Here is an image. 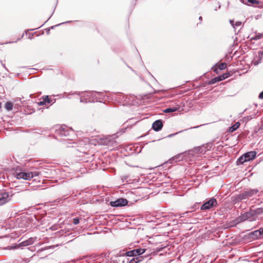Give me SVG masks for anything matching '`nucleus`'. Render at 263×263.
Instances as JSON below:
<instances>
[{
    "label": "nucleus",
    "instance_id": "37998d69",
    "mask_svg": "<svg viewBox=\"0 0 263 263\" xmlns=\"http://www.w3.org/2000/svg\"><path fill=\"white\" fill-rule=\"evenodd\" d=\"M173 135H171L170 136H168V137H172Z\"/></svg>",
    "mask_w": 263,
    "mask_h": 263
},
{
    "label": "nucleus",
    "instance_id": "6e6552de",
    "mask_svg": "<svg viewBox=\"0 0 263 263\" xmlns=\"http://www.w3.org/2000/svg\"><path fill=\"white\" fill-rule=\"evenodd\" d=\"M128 256L126 255L124 251H120L116 255L117 262L118 263H127L128 261Z\"/></svg>",
    "mask_w": 263,
    "mask_h": 263
},
{
    "label": "nucleus",
    "instance_id": "e433bc0d",
    "mask_svg": "<svg viewBox=\"0 0 263 263\" xmlns=\"http://www.w3.org/2000/svg\"><path fill=\"white\" fill-rule=\"evenodd\" d=\"M125 103L127 104H130L132 103L131 102L129 101V100H126V99L125 100Z\"/></svg>",
    "mask_w": 263,
    "mask_h": 263
},
{
    "label": "nucleus",
    "instance_id": "72a5a7b5",
    "mask_svg": "<svg viewBox=\"0 0 263 263\" xmlns=\"http://www.w3.org/2000/svg\"><path fill=\"white\" fill-rule=\"evenodd\" d=\"M258 54L259 58L261 59V57L262 55V52L259 51L258 52Z\"/></svg>",
    "mask_w": 263,
    "mask_h": 263
},
{
    "label": "nucleus",
    "instance_id": "6ab92c4d",
    "mask_svg": "<svg viewBox=\"0 0 263 263\" xmlns=\"http://www.w3.org/2000/svg\"><path fill=\"white\" fill-rule=\"evenodd\" d=\"M253 215H260L263 213V208H259L252 211Z\"/></svg>",
    "mask_w": 263,
    "mask_h": 263
},
{
    "label": "nucleus",
    "instance_id": "cd10ccee",
    "mask_svg": "<svg viewBox=\"0 0 263 263\" xmlns=\"http://www.w3.org/2000/svg\"><path fill=\"white\" fill-rule=\"evenodd\" d=\"M220 76L222 78V80H223L226 79V78H228V77H229L230 74L229 73H225Z\"/></svg>",
    "mask_w": 263,
    "mask_h": 263
},
{
    "label": "nucleus",
    "instance_id": "1a4fd4ad",
    "mask_svg": "<svg viewBox=\"0 0 263 263\" xmlns=\"http://www.w3.org/2000/svg\"><path fill=\"white\" fill-rule=\"evenodd\" d=\"M209 145L204 144L202 146L195 147L193 150V152L196 154L203 155L205 153L208 151H209L210 148H208Z\"/></svg>",
    "mask_w": 263,
    "mask_h": 263
},
{
    "label": "nucleus",
    "instance_id": "f257e3e1",
    "mask_svg": "<svg viewBox=\"0 0 263 263\" xmlns=\"http://www.w3.org/2000/svg\"><path fill=\"white\" fill-rule=\"evenodd\" d=\"M258 190L257 189H250L244 191L242 193L236 195L233 197V201L235 203L239 202L242 200H246L256 195Z\"/></svg>",
    "mask_w": 263,
    "mask_h": 263
},
{
    "label": "nucleus",
    "instance_id": "4468645a",
    "mask_svg": "<svg viewBox=\"0 0 263 263\" xmlns=\"http://www.w3.org/2000/svg\"><path fill=\"white\" fill-rule=\"evenodd\" d=\"M51 102V99L48 96L43 97L42 100L37 103L39 105H48Z\"/></svg>",
    "mask_w": 263,
    "mask_h": 263
},
{
    "label": "nucleus",
    "instance_id": "f3484780",
    "mask_svg": "<svg viewBox=\"0 0 263 263\" xmlns=\"http://www.w3.org/2000/svg\"><path fill=\"white\" fill-rule=\"evenodd\" d=\"M240 126V123L239 122H237L234 124L233 125L230 127L229 131L230 133H232L235 131Z\"/></svg>",
    "mask_w": 263,
    "mask_h": 263
},
{
    "label": "nucleus",
    "instance_id": "2eb2a0df",
    "mask_svg": "<svg viewBox=\"0 0 263 263\" xmlns=\"http://www.w3.org/2000/svg\"><path fill=\"white\" fill-rule=\"evenodd\" d=\"M253 215H254L253 214V212H252V211L250 212H246L241 215V219L242 220H249V219H250V220H251L250 219H251V217L253 216Z\"/></svg>",
    "mask_w": 263,
    "mask_h": 263
},
{
    "label": "nucleus",
    "instance_id": "c756f323",
    "mask_svg": "<svg viewBox=\"0 0 263 263\" xmlns=\"http://www.w3.org/2000/svg\"><path fill=\"white\" fill-rule=\"evenodd\" d=\"M193 211V210H191V211H186V212H184V213H182V214H180V217H184V216L185 214H189V213H190L192 212Z\"/></svg>",
    "mask_w": 263,
    "mask_h": 263
},
{
    "label": "nucleus",
    "instance_id": "7c9ffc66",
    "mask_svg": "<svg viewBox=\"0 0 263 263\" xmlns=\"http://www.w3.org/2000/svg\"><path fill=\"white\" fill-rule=\"evenodd\" d=\"M260 5H258L257 7L262 8H263V0H260Z\"/></svg>",
    "mask_w": 263,
    "mask_h": 263
},
{
    "label": "nucleus",
    "instance_id": "f8f14e48",
    "mask_svg": "<svg viewBox=\"0 0 263 263\" xmlns=\"http://www.w3.org/2000/svg\"><path fill=\"white\" fill-rule=\"evenodd\" d=\"M244 159H246L247 161L254 159L256 157V153L255 151H251L246 153L243 154Z\"/></svg>",
    "mask_w": 263,
    "mask_h": 263
},
{
    "label": "nucleus",
    "instance_id": "ea45409f",
    "mask_svg": "<svg viewBox=\"0 0 263 263\" xmlns=\"http://www.w3.org/2000/svg\"><path fill=\"white\" fill-rule=\"evenodd\" d=\"M26 220H26V218L23 220V221H25V222H27V221H26Z\"/></svg>",
    "mask_w": 263,
    "mask_h": 263
},
{
    "label": "nucleus",
    "instance_id": "bb28decb",
    "mask_svg": "<svg viewBox=\"0 0 263 263\" xmlns=\"http://www.w3.org/2000/svg\"><path fill=\"white\" fill-rule=\"evenodd\" d=\"M80 219V218L79 217H75V218H73V219H72V223L74 224H77L79 223Z\"/></svg>",
    "mask_w": 263,
    "mask_h": 263
},
{
    "label": "nucleus",
    "instance_id": "39448f33",
    "mask_svg": "<svg viewBox=\"0 0 263 263\" xmlns=\"http://www.w3.org/2000/svg\"><path fill=\"white\" fill-rule=\"evenodd\" d=\"M14 175L18 179H23L25 180H30L33 177V173H32V172L27 173L18 172L17 170H16Z\"/></svg>",
    "mask_w": 263,
    "mask_h": 263
},
{
    "label": "nucleus",
    "instance_id": "4be33fe9",
    "mask_svg": "<svg viewBox=\"0 0 263 263\" xmlns=\"http://www.w3.org/2000/svg\"><path fill=\"white\" fill-rule=\"evenodd\" d=\"M5 107L8 111L11 110L13 108V104L11 102H7L5 105Z\"/></svg>",
    "mask_w": 263,
    "mask_h": 263
},
{
    "label": "nucleus",
    "instance_id": "a19ab883",
    "mask_svg": "<svg viewBox=\"0 0 263 263\" xmlns=\"http://www.w3.org/2000/svg\"><path fill=\"white\" fill-rule=\"evenodd\" d=\"M255 65L258 64L259 63V62H256L255 61Z\"/></svg>",
    "mask_w": 263,
    "mask_h": 263
},
{
    "label": "nucleus",
    "instance_id": "2f4dec72",
    "mask_svg": "<svg viewBox=\"0 0 263 263\" xmlns=\"http://www.w3.org/2000/svg\"><path fill=\"white\" fill-rule=\"evenodd\" d=\"M258 98L260 99H263V91L259 93Z\"/></svg>",
    "mask_w": 263,
    "mask_h": 263
},
{
    "label": "nucleus",
    "instance_id": "423d86ee",
    "mask_svg": "<svg viewBox=\"0 0 263 263\" xmlns=\"http://www.w3.org/2000/svg\"><path fill=\"white\" fill-rule=\"evenodd\" d=\"M96 93L92 92H87L83 96L80 97V102L82 103H90L94 102L96 99L94 98V95Z\"/></svg>",
    "mask_w": 263,
    "mask_h": 263
},
{
    "label": "nucleus",
    "instance_id": "412c9836",
    "mask_svg": "<svg viewBox=\"0 0 263 263\" xmlns=\"http://www.w3.org/2000/svg\"><path fill=\"white\" fill-rule=\"evenodd\" d=\"M178 110V108L176 107L167 108L164 110V112L165 113L173 112Z\"/></svg>",
    "mask_w": 263,
    "mask_h": 263
},
{
    "label": "nucleus",
    "instance_id": "c85d7f7f",
    "mask_svg": "<svg viewBox=\"0 0 263 263\" xmlns=\"http://www.w3.org/2000/svg\"><path fill=\"white\" fill-rule=\"evenodd\" d=\"M106 263H118L117 262V260H114V259H110L109 260H108Z\"/></svg>",
    "mask_w": 263,
    "mask_h": 263
},
{
    "label": "nucleus",
    "instance_id": "dca6fc26",
    "mask_svg": "<svg viewBox=\"0 0 263 263\" xmlns=\"http://www.w3.org/2000/svg\"><path fill=\"white\" fill-rule=\"evenodd\" d=\"M147 255L144 256H139L138 257H133L132 259H129L128 258V261L127 263H138L142 260L144 257H146Z\"/></svg>",
    "mask_w": 263,
    "mask_h": 263
},
{
    "label": "nucleus",
    "instance_id": "393cba45",
    "mask_svg": "<svg viewBox=\"0 0 263 263\" xmlns=\"http://www.w3.org/2000/svg\"><path fill=\"white\" fill-rule=\"evenodd\" d=\"M230 22L231 24L233 26L234 28H236L237 27H239L241 25V22H236L234 24L233 21L230 20Z\"/></svg>",
    "mask_w": 263,
    "mask_h": 263
},
{
    "label": "nucleus",
    "instance_id": "7ed1b4c3",
    "mask_svg": "<svg viewBox=\"0 0 263 263\" xmlns=\"http://www.w3.org/2000/svg\"><path fill=\"white\" fill-rule=\"evenodd\" d=\"M146 249L141 248H137L132 250L127 251L125 252L126 255L129 257H138L139 256H142L145 252Z\"/></svg>",
    "mask_w": 263,
    "mask_h": 263
},
{
    "label": "nucleus",
    "instance_id": "f704fd0d",
    "mask_svg": "<svg viewBox=\"0 0 263 263\" xmlns=\"http://www.w3.org/2000/svg\"><path fill=\"white\" fill-rule=\"evenodd\" d=\"M33 177L37 176L39 175V173L38 172L35 171V172H33Z\"/></svg>",
    "mask_w": 263,
    "mask_h": 263
},
{
    "label": "nucleus",
    "instance_id": "ddd939ff",
    "mask_svg": "<svg viewBox=\"0 0 263 263\" xmlns=\"http://www.w3.org/2000/svg\"><path fill=\"white\" fill-rule=\"evenodd\" d=\"M35 238H33V237L29 238L28 239L20 243L18 245V246L19 247H26V246L32 245L35 242Z\"/></svg>",
    "mask_w": 263,
    "mask_h": 263
},
{
    "label": "nucleus",
    "instance_id": "79ce46f5",
    "mask_svg": "<svg viewBox=\"0 0 263 263\" xmlns=\"http://www.w3.org/2000/svg\"><path fill=\"white\" fill-rule=\"evenodd\" d=\"M53 28H54V26H52V27H51V29H53Z\"/></svg>",
    "mask_w": 263,
    "mask_h": 263
},
{
    "label": "nucleus",
    "instance_id": "5701e85b",
    "mask_svg": "<svg viewBox=\"0 0 263 263\" xmlns=\"http://www.w3.org/2000/svg\"><path fill=\"white\" fill-rule=\"evenodd\" d=\"M248 2L250 3L251 5L256 6L257 7L258 5H260V1L257 0H248Z\"/></svg>",
    "mask_w": 263,
    "mask_h": 263
},
{
    "label": "nucleus",
    "instance_id": "4c0bfd02",
    "mask_svg": "<svg viewBox=\"0 0 263 263\" xmlns=\"http://www.w3.org/2000/svg\"><path fill=\"white\" fill-rule=\"evenodd\" d=\"M198 204L197 203V204H195L191 208V209H193L194 208H196Z\"/></svg>",
    "mask_w": 263,
    "mask_h": 263
},
{
    "label": "nucleus",
    "instance_id": "a211bd4d",
    "mask_svg": "<svg viewBox=\"0 0 263 263\" xmlns=\"http://www.w3.org/2000/svg\"><path fill=\"white\" fill-rule=\"evenodd\" d=\"M183 154H180L173 157V160L175 161V162L180 161L183 159Z\"/></svg>",
    "mask_w": 263,
    "mask_h": 263
},
{
    "label": "nucleus",
    "instance_id": "c9c22d12",
    "mask_svg": "<svg viewBox=\"0 0 263 263\" xmlns=\"http://www.w3.org/2000/svg\"><path fill=\"white\" fill-rule=\"evenodd\" d=\"M259 233L261 235H263V228H260L259 230Z\"/></svg>",
    "mask_w": 263,
    "mask_h": 263
},
{
    "label": "nucleus",
    "instance_id": "f03ea898",
    "mask_svg": "<svg viewBox=\"0 0 263 263\" xmlns=\"http://www.w3.org/2000/svg\"><path fill=\"white\" fill-rule=\"evenodd\" d=\"M73 131L72 130L69 129L66 126H61L59 129L56 130V133L59 136L61 137H65L66 138V140H70V138L69 137L71 133H73Z\"/></svg>",
    "mask_w": 263,
    "mask_h": 263
},
{
    "label": "nucleus",
    "instance_id": "58836bf2",
    "mask_svg": "<svg viewBox=\"0 0 263 263\" xmlns=\"http://www.w3.org/2000/svg\"><path fill=\"white\" fill-rule=\"evenodd\" d=\"M199 20L200 21H202V17H201V16H200V17H199Z\"/></svg>",
    "mask_w": 263,
    "mask_h": 263
},
{
    "label": "nucleus",
    "instance_id": "473e14b6",
    "mask_svg": "<svg viewBox=\"0 0 263 263\" xmlns=\"http://www.w3.org/2000/svg\"><path fill=\"white\" fill-rule=\"evenodd\" d=\"M13 263H25V262L24 260H16V261L13 262Z\"/></svg>",
    "mask_w": 263,
    "mask_h": 263
},
{
    "label": "nucleus",
    "instance_id": "9b49d317",
    "mask_svg": "<svg viewBox=\"0 0 263 263\" xmlns=\"http://www.w3.org/2000/svg\"><path fill=\"white\" fill-rule=\"evenodd\" d=\"M163 127L162 121L161 120L155 121L152 124V128L156 132L160 130Z\"/></svg>",
    "mask_w": 263,
    "mask_h": 263
},
{
    "label": "nucleus",
    "instance_id": "aec40b11",
    "mask_svg": "<svg viewBox=\"0 0 263 263\" xmlns=\"http://www.w3.org/2000/svg\"><path fill=\"white\" fill-rule=\"evenodd\" d=\"M245 157L243 155L241 157H240L237 160V165L242 164L244 162H247V160L244 159Z\"/></svg>",
    "mask_w": 263,
    "mask_h": 263
},
{
    "label": "nucleus",
    "instance_id": "a878e982",
    "mask_svg": "<svg viewBox=\"0 0 263 263\" xmlns=\"http://www.w3.org/2000/svg\"><path fill=\"white\" fill-rule=\"evenodd\" d=\"M218 67L220 70L224 69L227 67V64L225 63H220Z\"/></svg>",
    "mask_w": 263,
    "mask_h": 263
},
{
    "label": "nucleus",
    "instance_id": "0eeeda50",
    "mask_svg": "<svg viewBox=\"0 0 263 263\" xmlns=\"http://www.w3.org/2000/svg\"><path fill=\"white\" fill-rule=\"evenodd\" d=\"M12 195L8 192L4 191L0 193V205H4L11 200Z\"/></svg>",
    "mask_w": 263,
    "mask_h": 263
},
{
    "label": "nucleus",
    "instance_id": "c03bdc74",
    "mask_svg": "<svg viewBox=\"0 0 263 263\" xmlns=\"http://www.w3.org/2000/svg\"><path fill=\"white\" fill-rule=\"evenodd\" d=\"M46 249H47L46 248H44V249H42V250H45Z\"/></svg>",
    "mask_w": 263,
    "mask_h": 263
},
{
    "label": "nucleus",
    "instance_id": "20e7f679",
    "mask_svg": "<svg viewBox=\"0 0 263 263\" xmlns=\"http://www.w3.org/2000/svg\"><path fill=\"white\" fill-rule=\"evenodd\" d=\"M217 201L215 198L213 197L205 202L201 206L200 210L202 211L210 210L217 206Z\"/></svg>",
    "mask_w": 263,
    "mask_h": 263
},
{
    "label": "nucleus",
    "instance_id": "b1692460",
    "mask_svg": "<svg viewBox=\"0 0 263 263\" xmlns=\"http://www.w3.org/2000/svg\"><path fill=\"white\" fill-rule=\"evenodd\" d=\"M222 80V79L221 76H219L215 77V78L212 79L210 81V83L214 84L216 82H219Z\"/></svg>",
    "mask_w": 263,
    "mask_h": 263
},
{
    "label": "nucleus",
    "instance_id": "9d476101",
    "mask_svg": "<svg viewBox=\"0 0 263 263\" xmlns=\"http://www.w3.org/2000/svg\"><path fill=\"white\" fill-rule=\"evenodd\" d=\"M128 203V201L126 199L124 198H119L117 200L111 201L110 202V205L113 207H119L122 206L126 205Z\"/></svg>",
    "mask_w": 263,
    "mask_h": 263
}]
</instances>
